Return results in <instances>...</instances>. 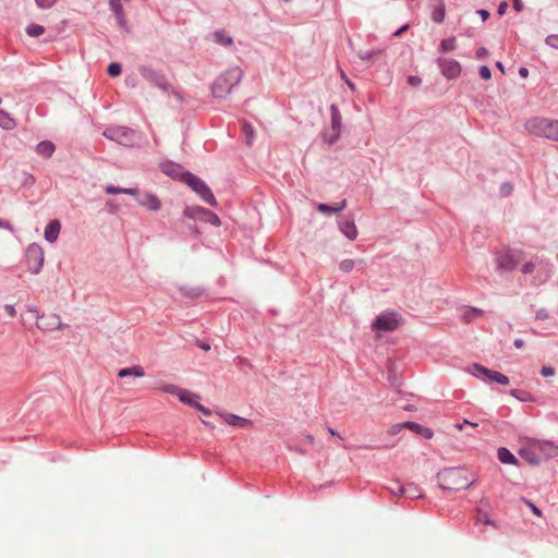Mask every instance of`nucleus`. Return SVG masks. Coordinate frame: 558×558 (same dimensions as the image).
<instances>
[{
  "mask_svg": "<svg viewBox=\"0 0 558 558\" xmlns=\"http://www.w3.org/2000/svg\"><path fill=\"white\" fill-rule=\"evenodd\" d=\"M519 456L529 464L537 465L542 460L558 456V446L551 441H542L533 438H520Z\"/></svg>",
  "mask_w": 558,
  "mask_h": 558,
  "instance_id": "f257e3e1",
  "label": "nucleus"
},
{
  "mask_svg": "<svg viewBox=\"0 0 558 558\" xmlns=\"http://www.w3.org/2000/svg\"><path fill=\"white\" fill-rule=\"evenodd\" d=\"M524 129L530 134L558 142V120L535 117L524 123Z\"/></svg>",
  "mask_w": 558,
  "mask_h": 558,
  "instance_id": "f03ea898",
  "label": "nucleus"
},
{
  "mask_svg": "<svg viewBox=\"0 0 558 558\" xmlns=\"http://www.w3.org/2000/svg\"><path fill=\"white\" fill-rule=\"evenodd\" d=\"M438 482L442 489L461 490L472 484V480L465 469L451 468L438 474Z\"/></svg>",
  "mask_w": 558,
  "mask_h": 558,
  "instance_id": "7ed1b4c3",
  "label": "nucleus"
},
{
  "mask_svg": "<svg viewBox=\"0 0 558 558\" xmlns=\"http://www.w3.org/2000/svg\"><path fill=\"white\" fill-rule=\"evenodd\" d=\"M243 72L240 68H231L221 74L213 86V94L217 98L228 95L242 80Z\"/></svg>",
  "mask_w": 558,
  "mask_h": 558,
  "instance_id": "20e7f679",
  "label": "nucleus"
},
{
  "mask_svg": "<svg viewBox=\"0 0 558 558\" xmlns=\"http://www.w3.org/2000/svg\"><path fill=\"white\" fill-rule=\"evenodd\" d=\"M181 179L202 198L203 202L214 207L218 205L210 187L201 178L191 172H184Z\"/></svg>",
  "mask_w": 558,
  "mask_h": 558,
  "instance_id": "39448f33",
  "label": "nucleus"
},
{
  "mask_svg": "<svg viewBox=\"0 0 558 558\" xmlns=\"http://www.w3.org/2000/svg\"><path fill=\"white\" fill-rule=\"evenodd\" d=\"M401 325V317L396 312L383 313L376 317L372 328L376 331H393Z\"/></svg>",
  "mask_w": 558,
  "mask_h": 558,
  "instance_id": "423d86ee",
  "label": "nucleus"
},
{
  "mask_svg": "<svg viewBox=\"0 0 558 558\" xmlns=\"http://www.w3.org/2000/svg\"><path fill=\"white\" fill-rule=\"evenodd\" d=\"M523 252L520 250H508L504 253H500L496 263L499 269L505 271H512L515 267L523 260Z\"/></svg>",
  "mask_w": 558,
  "mask_h": 558,
  "instance_id": "0eeeda50",
  "label": "nucleus"
},
{
  "mask_svg": "<svg viewBox=\"0 0 558 558\" xmlns=\"http://www.w3.org/2000/svg\"><path fill=\"white\" fill-rule=\"evenodd\" d=\"M469 373L472 374L473 376H478V374H482L488 380L496 381L504 386L509 385V378L506 375H504L497 371L488 369L480 364H473L472 366H470Z\"/></svg>",
  "mask_w": 558,
  "mask_h": 558,
  "instance_id": "6e6552de",
  "label": "nucleus"
},
{
  "mask_svg": "<svg viewBox=\"0 0 558 558\" xmlns=\"http://www.w3.org/2000/svg\"><path fill=\"white\" fill-rule=\"evenodd\" d=\"M438 65L444 76L449 80L457 78L461 73V65L453 59L441 58L438 60Z\"/></svg>",
  "mask_w": 558,
  "mask_h": 558,
  "instance_id": "1a4fd4ad",
  "label": "nucleus"
},
{
  "mask_svg": "<svg viewBox=\"0 0 558 558\" xmlns=\"http://www.w3.org/2000/svg\"><path fill=\"white\" fill-rule=\"evenodd\" d=\"M330 113H331V130L333 131V137L328 140V144H333L340 136L341 113L336 105L330 106Z\"/></svg>",
  "mask_w": 558,
  "mask_h": 558,
  "instance_id": "9d476101",
  "label": "nucleus"
},
{
  "mask_svg": "<svg viewBox=\"0 0 558 558\" xmlns=\"http://www.w3.org/2000/svg\"><path fill=\"white\" fill-rule=\"evenodd\" d=\"M339 229L343 233L345 238L353 241L357 238V228L354 223V219L352 217L344 218L341 221H339Z\"/></svg>",
  "mask_w": 558,
  "mask_h": 558,
  "instance_id": "9b49d317",
  "label": "nucleus"
},
{
  "mask_svg": "<svg viewBox=\"0 0 558 558\" xmlns=\"http://www.w3.org/2000/svg\"><path fill=\"white\" fill-rule=\"evenodd\" d=\"M109 8L114 13L118 25L121 28H128V20L123 11L121 0H110Z\"/></svg>",
  "mask_w": 558,
  "mask_h": 558,
  "instance_id": "f8f14e48",
  "label": "nucleus"
},
{
  "mask_svg": "<svg viewBox=\"0 0 558 558\" xmlns=\"http://www.w3.org/2000/svg\"><path fill=\"white\" fill-rule=\"evenodd\" d=\"M128 134H129V131L125 128H121V126L107 129L104 132V135L107 138L112 140V141H117V142H119L121 144H125L126 143Z\"/></svg>",
  "mask_w": 558,
  "mask_h": 558,
  "instance_id": "ddd939ff",
  "label": "nucleus"
},
{
  "mask_svg": "<svg viewBox=\"0 0 558 558\" xmlns=\"http://www.w3.org/2000/svg\"><path fill=\"white\" fill-rule=\"evenodd\" d=\"M60 230H61L60 221L52 220L45 228L44 236L48 242L53 243L58 239Z\"/></svg>",
  "mask_w": 558,
  "mask_h": 558,
  "instance_id": "4468645a",
  "label": "nucleus"
},
{
  "mask_svg": "<svg viewBox=\"0 0 558 558\" xmlns=\"http://www.w3.org/2000/svg\"><path fill=\"white\" fill-rule=\"evenodd\" d=\"M140 205L141 206H144L146 207L147 209L149 210H153V211H157L160 209L161 207V202L160 199L154 195V194H150V193H147L145 194L140 201H138Z\"/></svg>",
  "mask_w": 558,
  "mask_h": 558,
  "instance_id": "2eb2a0df",
  "label": "nucleus"
},
{
  "mask_svg": "<svg viewBox=\"0 0 558 558\" xmlns=\"http://www.w3.org/2000/svg\"><path fill=\"white\" fill-rule=\"evenodd\" d=\"M430 3L434 5L432 20L437 24L442 23L446 15L445 0H430Z\"/></svg>",
  "mask_w": 558,
  "mask_h": 558,
  "instance_id": "dca6fc26",
  "label": "nucleus"
},
{
  "mask_svg": "<svg viewBox=\"0 0 558 558\" xmlns=\"http://www.w3.org/2000/svg\"><path fill=\"white\" fill-rule=\"evenodd\" d=\"M225 421L229 425L239 426V427H247V426L252 425L250 420L241 417V416H238L235 414H226L225 415Z\"/></svg>",
  "mask_w": 558,
  "mask_h": 558,
  "instance_id": "f3484780",
  "label": "nucleus"
},
{
  "mask_svg": "<svg viewBox=\"0 0 558 558\" xmlns=\"http://www.w3.org/2000/svg\"><path fill=\"white\" fill-rule=\"evenodd\" d=\"M347 207V201L343 199L339 204L330 206L327 204H318L317 209L323 214H336L343 210Z\"/></svg>",
  "mask_w": 558,
  "mask_h": 558,
  "instance_id": "a211bd4d",
  "label": "nucleus"
},
{
  "mask_svg": "<svg viewBox=\"0 0 558 558\" xmlns=\"http://www.w3.org/2000/svg\"><path fill=\"white\" fill-rule=\"evenodd\" d=\"M56 147L53 143L49 141H44L37 144V154L43 156L44 158H49L52 156Z\"/></svg>",
  "mask_w": 558,
  "mask_h": 558,
  "instance_id": "6ab92c4d",
  "label": "nucleus"
},
{
  "mask_svg": "<svg viewBox=\"0 0 558 558\" xmlns=\"http://www.w3.org/2000/svg\"><path fill=\"white\" fill-rule=\"evenodd\" d=\"M179 400L185 404H189L191 407H194V404L196 403V399H198L199 397L193 392H191L190 390H186V389H183L181 388L178 396Z\"/></svg>",
  "mask_w": 558,
  "mask_h": 558,
  "instance_id": "aec40b11",
  "label": "nucleus"
},
{
  "mask_svg": "<svg viewBox=\"0 0 558 558\" xmlns=\"http://www.w3.org/2000/svg\"><path fill=\"white\" fill-rule=\"evenodd\" d=\"M198 213H201L202 215V220L210 223V225H214L216 227H219L221 225V221H220V218L213 211L208 210V209H197Z\"/></svg>",
  "mask_w": 558,
  "mask_h": 558,
  "instance_id": "412c9836",
  "label": "nucleus"
},
{
  "mask_svg": "<svg viewBox=\"0 0 558 558\" xmlns=\"http://www.w3.org/2000/svg\"><path fill=\"white\" fill-rule=\"evenodd\" d=\"M145 375L144 368L142 366H133L130 368H122L118 372V376L123 378L128 376L143 377Z\"/></svg>",
  "mask_w": 558,
  "mask_h": 558,
  "instance_id": "4be33fe9",
  "label": "nucleus"
},
{
  "mask_svg": "<svg viewBox=\"0 0 558 558\" xmlns=\"http://www.w3.org/2000/svg\"><path fill=\"white\" fill-rule=\"evenodd\" d=\"M15 125L14 119L7 111L0 109V126L4 130H13Z\"/></svg>",
  "mask_w": 558,
  "mask_h": 558,
  "instance_id": "5701e85b",
  "label": "nucleus"
},
{
  "mask_svg": "<svg viewBox=\"0 0 558 558\" xmlns=\"http://www.w3.org/2000/svg\"><path fill=\"white\" fill-rule=\"evenodd\" d=\"M498 459L502 463L507 464H517V458L507 449V448H499L498 449Z\"/></svg>",
  "mask_w": 558,
  "mask_h": 558,
  "instance_id": "b1692460",
  "label": "nucleus"
},
{
  "mask_svg": "<svg viewBox=\"0 0 558 558\" xmlns=\"http://www.w3.org/2000/svg\"><path fill=\"white\" fill-rule=\"evenodd\" d=\"M105 190H106V193L111 194V195L129 194V195L135 196L138 193L137 189H123V187H116L113 185H108V186H106Z\"/></svg>",
  "mask_w": 558,
  "mask_h": 558,
  "instance_id": "393cba45",
  "label": "nucleus"
},
{
  "mask_svg": "<svg viewBox=\"0 0 558 558\" xmlns=\"http://www.w3.org/2000/svg\"><path fill=\"white\" fill-rule=\"evenodd\" d=\"M510 395L522 402L534 401L532 395L525 390L512 389Z\"/></svg>",
  "mask_w": 558,
  "mask_h": 558,
  "instance_id": "a878e982",
  "label": "nucleus"
},
{
  "mask_svg": "<svg viewBox=\"0 0 558 558\" xmlns=\"http://www.w3.org/2000/svg\"><path fill=\"white\" fill-rule=\"evenodd\" d=\"M439 49L442 52H448V51L454 50L456 49V37H449V38L442 39L439 45Z\"/></svg>",
  "mask_w": 558,
  "mask_h": 558,
  "instance_id": "bb28decb",
  "label": "nucleus"
},
{
  "mask_svg": "<svg viewBox=\"0 0 558 558\" xmlns=\"http://www.w3.org/2000/svg\"><path fill=\"white\" fill-rule=\"evenodd\" d=\"M0 231L3 239L9 238L13 234V228L11 223L3 219H0Z\"/></svg>",
  "mask_w": 558,
  "mask_h": 558,
  "instance_id": "cd10ccee",
  "label": "nucleus"
},
{
  "mask_svg": "<svg viewBox=\"0 0 558 558\" xmlns=\"http://www.w3.org/2000/svg\"><path fill=\"white\" fill-rule=\"evenodd\" d=\"M196 209H203L201 206L187 207L184 209V216L190 219H201L202 215Z\"/></svg>",
  "mask_w": 558,
  "mask_h": 558,
  "instance_id": "c85d7f7f",
  "label": "nucleus"
},
{
  "mask_svg": "<svg viewBox=\"0 0 558 558\" xmlns=\"http://www.w3.org/2000/svg\"><path fill=\"white\" fill-rule=\"evenodd\" d=\"M355 264H356V262L354 259H351V258L343 259L339 264V268H340L341 271L348 274V272L353 270Z\"/></svg>",
  "mask_w": 558,
  "mask_h": 558,
  "instance_id": "c756f323",
  "label": "nucleus"
},
{
  "mask_svg": "<svg viewBox=\"0 0 558 558\" xmlns=\"http://www.w3.org/2000/svg\"><path fill=\"white\" fill-rule=\"evenodd\" d=\"M388 489L393 495H402L403 493L409 490V489H405V487L402 486L399 482H392L391 485L388 486Z\"/></svg>",
  "mask_w": 558,
  "mask_h": 558,
  "instance_id": "7c9ffc66",
  "label": "nucleus"
},
{
  "mask_svg": "<svg viewBox=\"0 0 558 558\" xmlns=\"http://www.w3.org/2000/svg\"><path fill=\"white\" fill-rule=\"evenodd\" d=\"M243 132L246 136L247 144H251L254 140V128L252 126V124L245 122L243 124Z\"/></svg>",
  "mask_w": 558,
  "mask_h": 558,
  "instance_id": "2f4dec72",
  "label": "nucleus"
},
{
  "mask_svg": "<svg viewBox=\"0 0 558 558\" xmlns=\"http://www.w3.org/2000/svg\"><path fill=\"white\" fill-rule=\"evenodd\" d=\"M108 74L112 77H117L121 74V65L117 62H112L108 65Z\"/></svg>",
  "mask_w": 558,
  "mask_h": 558,
  "instance_id": "473e14b6",
  "label": "nucleus"
},
{
  "mask_svg": "<svg viewBox=\"0 0 558 558\" xmlns=\"http://www.w3.org/2000/svg\"><path fill=\"white\" fill-rule=\"evenodd\" d=\"M159 389L166 393H171V395L178 396L181 388L173 384H168V385L161 386Z\"/></svg>",
  "mask_w": 558,
  "mask_h": 558,
  "instance_id": "72a5a7b5",
  "label": "nucleus"
},
{
  "mask_svg": "<svg viewBox=\"0 0 558 558\" xmlns=\"http://www.w3.org/2000/svg\"><path fill=\"white\" fill-rule=\"evenodd\" d=\"M546 45L550 46L554 49H558V35L553 34L546 37Z\"/></svg>",
  "mask_w": 558,
  "mask_h": 558,
  "instance_id": "f704fd0d",
  "label": "nucleus"
},
{
  "mask_svg": "<svg viewBox=\"0 0 558 558\" xmlns=\"http://www.w3.org/2000/svg\"><path fill=\"white\" fill-rule=\"evenodd\" d=\"M480 76L483 78V80H489L492 77V72L489 70L488 66L486 65H482L480 66Z\"/></svg>",
  "mask_w": 558,
  "mask_h": 558,
  "instance_id": "c9c22d12",
  "label": "nucleus"
},
{
  "mask_svg": "<svg viewBox=\"0 0 558 558\" xmlns=\"http://www.w3.org/2000/svg\"><path fill=\"white\" fill-rule=\"evenodd\" d=\"M405 489H409L408 492L403 493L402 495L409 496L411 498L420 497L421 495L417 494V488L414 485H409L405 487Z\"/></svg>",
  "mask_w": 558,
  "mask_h": 558,
  "instance_id": "e433bc0d",
  "label": "nucleus"
},
{
  "mask_svg": "<svg viewBox=\"0 0 558 558\" xmlns=\"http://www.w3.org/2000/svg\"><path fill=\"white\" fill-rule=\"evenodd\" d=\"M403 428H405L404 423L395 424L388 429V434H390L392 436L398 435Z\"/></svg>",
  "mask_w": 558,
  "mask_h": 558,
  "instance_id": "4c0bfd02",
  "label": "nucleus"
},
{
  "mask_svg": "<svg viewBox=\"0 0 558 558\" xmlns=\"http://www.w3.org/2000/svg\"><path fill=\"white\" fill-rule=\"evenodd\" d=\"M483 315V311L480 310V308H471L470 311H468L464 315L465 319L466 320H470L473 316H482Z\"/></svg>",
  "mask_w": 558,
  "mask_h": 558,
  "instance_id": "58836bf2",
  "label": "nucleus"
},
{
  "mask_svg": "<svg viewBox=\"0 0 558 558\" xmlns=\"http://www.w3.org/2000/svg\"><path fill=\"white\" fill-rule=\"evenodd\" d=\"M404 425H405V428H409L416 434H420V432L422 430V427H423L422 425L414 423V422H405Z\"/></svg>",
  "mask_w": 558,
  "mask_h": 558,
  "instance_id": "ea45409f",
  "label": "nucleus"
},
{
  "mask_svg": "<svg viewBox=\"0 0 558 558\" xmlns=\"http://www.w3.org/2000/svg\"><path fill=\"white\" fill-rule=\"evenodd\" d=\"M216 37H217V41L220 43V44H223V45H231L232 44V38L225 37L220 33H216Z\"/></svg>",
  "mask_w": 558,
  "mask_h": 558,
  "instance_id": "a19ab883",
  "label": "nucleus"
},
{
  "mask_svg": "<svg viewBox=\"0 0 558 558\" xmlns=\"http://www.w3.org/2000/svg\"><path fill=\"white\" fill-rule=\"evenodd\" d=\"M534 268H535L534 263L527 262L522 266L521 270L523 274H531L534 270Z\"/></svg>",
  "mask_w": 558,
  "mask_h": 558,
  "instance_id": "79ce46f5",
  "label": "nucleus"
},
{
  "mask_svg": "<svg viewBox=\"0 0 558 558\" xmlns=\"http://www.w3.org/2000/svg\"><path fill=\"white\" fill-rule=\"evenodd\" d=\"M541 374L544 376V377H549V376H553L555 374V369L550 366H543L542 369H541Z\"/></svg>",
  "mask_w": 558,
  "mask_h": 558,
  "instance_id": "37998d69",
  "label": "nucleus"
},
{
  "mask_svg": "<svg viewBox=\"0 0 558 558\" xmlns=\"http://www.w3.org/2000/svg\"><path fill=\"white\" fill-rule=\"evenodd\" d=\"M57 0H37V5L41 8H50Z\"/></svg>",
  "mask_w": 558,
  "mask_h": 558,
  "instance_id": "c03bdc74",
  "label": "nucleus"
},
{
  "mask_svg": "<svg viewBox=\"0 0 558 558\" xmlns=\"http://www.w3.org/2000/svg\"><path fill=\"white\" fill-rule=\"evenodd\" d=\"M408 83L411 85V86H420L421 83H422V80L418 77V76H409L408 77Z\"/></svg>",
  "mask_w": 558,
  "mask_h": 558,
  "instance_id": "a18cd8bd",
  "label": "nucleus"
},
{
  "mask_svg": "<svg viewBox=\"0 0 558 558\" xmlns=\"http://www.w3.org/2000/svg\"><path fill=\"white\" fill-rule=\"evenodd\" d=\"M420 435H422L423 437H425L427 439H430L434 436V433L430 428L423 426L422 430L420 432Z\"/></svg>",
  "mask_w": 558,
  "mask_h": 558,
  "instance_id": "49530a36",
  "label": "nucleus"
},
{
  "mask_svg": "<svg viewBox=\"0 0 558 558\" xmlns=\"http://www.w3.org/2000/svg\"><path fill=\"white\" fill-rule=\"evenodd\" d=\"M193 408L197 409L198 411H201L205 415H210L211 414V411L208 408H205L204 405H202L197 401H196V403L194 404Z\"/></svg>",
  "mask_w": 558,
  "mask_h": 558,
  "instance_id": "de8ad7c7",
  "label": "nucleus"
},
{
  "mask_svg": "<svg viewBox=\"0 0 558 558\" xmlns=\"http://www.w3.org/2000/svg\"><path fill=\"white\" fill-rule=\"evenodd\" d=\"M475 54L477 59H483L488 56V50L484 47H481L476 50Z\"/></svg>",
  "mask_w": 558,
  "mask_h": 558,
  "instance_id": "09e8293b",
  "label": "nucleus"
},
{
  "mask_svg": "<svg viewBox=\"0 0 558 558\" xmlns=\"http://www.w3.org/2000/svg\"><path fill=\"white\" fill-rule=\"evenodd\" d=\"M525 504L530 507V509L532 510V512L537 515V517H541L542 515V511L536 507L534 506L531 501L529 500H524Z\"/></svg>",
  "mask_w": 558,
  "mask_h": 558,
  "instance_id": "8fccbe9b",
  "label": "nucleus"
},
{
  "mask_svg": "<svg viewBox=\"0 0 558 558\" xmlns=\"http://www.w3.org/2000/svg\"><path fill=\"white\" fill-rule=\"evenodd\" d=\"M4 312L7 313L8 316L10 317H14L16 312H15V308L13 305H10V304H7L4 306Z\"/></svg>",
  "mask_w": 558,
  "mask_h": 558,
  "instance_id": "3c124183",
  "label": "nucleus"
},
{
  "mask_svg": "<svg viewBox=\"0 0 558 558\" xmlns=\"http://www.w3.org/2000/svg\"><path fill=\"white\" fill-rule=\"evenodd\" d=\"M463 425H471V426H473V427H476V426H477V424H476V423H472V422H470V421H468V420H464V421H463V423H457V424L454 425V427H456L457 429H459V430H462Z\"/></svg>",
  "mask_w": 558,
  "mask_h": 558,
  "instance_id": "603ef678",
  "label": "nucleus"
},
{
  "mask_svg": "<svg viewBox=\"0 0 558 558\" xmlns=\"http://www.w3.org/2000/svg\"><path fill=\"white\" fill-rule=\"evenodd\" d=\"M507 9H508V3L506 1H502L498 7L497 12L499 15H504L506 13Z\"/></svg>",
  "mask_w": 558,
  "mask_h": 558,
  "instance_id": "864d4df0",
  "label": "nucleus"
},
{
  "mask_svg": "<svg viewBox=\"0 0 558 558\" xmlns=\"http://www.w3.org/2000/svg\"><path fill=\"white\" fill-rule=\"evenodd\" d=\"M512 3L515 11L521 12L523 10L521 0H512Z\"/></svg>",
  "mask_w": 558,
  "mask_h": 558,
  "instance_id": "5fc2aeb1",
  "label": "nucleus"
},
{
  "mask_svg": "<svg viewBox=\"0 0 558 558\" xmlns=\"http://www.w3.org/2000/svg\"><path fill=\"white\" fill-rule=\"evenodd\" d=\"M477 14L482 17L483 21H486L489 17V12L486 10H478Z\"/></svg>",
  "mask_w": 558,
  "mask_h": 558,
  "instance_id": "6e6d98bb",
  "label": "nucleus"
},
{
  "mask_svg": "<svg viewBox=\"0 0 558 558\" xmlns=\"http://www.w3.org/2000/svg\"><path fill=\"white\" fill-rule=\"evenodd\" d=\"M547 317H548V315H547V313H546L544 310H541V311H538V312L536 313V318H537V319H545V318H547Z\"/></svg>",
  "mask_w": 558,
  "mask_h": 558,
  "instance_id": "4d7b16f0",
  "label": "nucleus"
},
{
  "mask_svg": "<svg viewBox=\"0 0 558 558\" xmlns=\"http://www.w3.org/2000/svg\"><path fill=\"white\" fill-rule=\"evenodd\" d=\"M519 74H520L521 77L525 78L529 75V70L526 68H520L519 69Z\"/></svg>",
  "mask_w": 558,
  "mask_h": 558,
  "instance_id": "13d9d810",
  "label": "nucleus"
},
{
  "mask_svg": "<svg viewBox=\"0 0 558 558\" xmlns=\"http://www.w3.org/2000/svg\"><path fill=\"white\" fill-rule=\"evenodd\" d=\"M524 345V341L522 339H515L514 340V347L518 348V349H521L523 348Z\"/></svg>",
  "mask_w": 558,
  "mask_h": 558,
  "instance_id": "bf43d9fd",
  "label": "nucleus"
},
{
  "mask_svg": "<svg viewBox=\"0 0 558 558\" xmlns=\"http://www.w3.org/2000/svg\"><path fill=\"white\" fill-rule=\"evenodd\" d=\"M37 262H38L37 264L39 266H43V264H44V253H43V251L39 252V256L37 255Z\"/></svg>",
  "mask_w": 558,
  "mask_h": 558,
  "instance_id": "052dcab7",
  "label": "nucleus"
},
{
  "mask_svg": "<svg viewBox=\"0 0 558 558\" xmlns=\"http://www.w3.org/2000/svg\"><path fill=\"white\" fill-rule=\"evenodd\" d=\"M26 31H27L28 35L35 36V26L34 25H29Z\"/></svg>",
  "mask_w": 558,
  "mask_h": 558,
  "instance_id": "680f3d73",
  "label": "nucleus"
},
{
  "mask_svg": "<svg viewBox=\"0 0 558 558\" xmlns=\"http://www.w3.org/2000/svg\"><path fill=\"white\" fill-rule=\"evenodd\" d=\"M157 85H158L159 87L163 88V89H166V88H167V83H166V81H165L163 78H160V81H159V82H157Z\"/></svg>",
  "mask_w": 558,
  "mask_h": 558,
  "instance_id": "e2e57ef3",
  "label": "nucleus"
},
{
  "mask_svg": "<svg viewBox=\"0 0 558 558\" xmlns=\"http://www.w3.org/2000/svg\"><path fill=\"white\" fill-rule=\"evenodd\" d=\"M511 191V186H502L501 192L504 195H508Z\"/></svg>",
  "mask_w": 558,
  "mask_h": 558,
  "instance_id": "0e129e2a",
  "label": "nucleus"
},
{
  "mask_svg": "<svg viewBox=\"0 0 558 558\" xmlns=\"http://www.w3.org/2000/svg\"><path fill=\"white\" fill-rule=\"evenodd\" d=\"M407 28H408V25H404L403 27H401L400 29H398L395 33V36H400Z\"/></svg>",
  "mask_w": 558,
  "mask_h": 558,
  "instance_id": "69168bd1",
  "label": "nucleus"
},
{
  "mask_svg": "<svg viewBox=\"0 0 558 558\" xmlns=\"http://www.w3.org/2000/svg\"><path fill=\"white\" fill-rule=\"evenodd\" d=\"M496 66H497V69H499L501 71V73H505L504 64L500 61L496 62Z\"/></svg>",
  "mask_w": 558,
  "mask_h": 558,
  "instance_id": "338daca9",
  "label": "nucleus"
},
{
  "mask_svg": "<svg viewBox=\"0 0 558 558\" xmlns=\"http://www.w3.org/2000/svg\"><path fill=\"white\" fill-rule=\"evenodd\" d=\"M107 206L110 208V209H109V210H110V213H116L117 207H114V206L112 205V203H111V202H108V203H107Z\"/></svg>",
  "mask_w": 558,
  "mask_h": 558,
  "instance_id": "774afa93",
  "label": "nucleus"
}]
</instances>
